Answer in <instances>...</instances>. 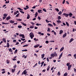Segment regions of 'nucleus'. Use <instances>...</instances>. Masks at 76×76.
<instances>
[{
	"label": "nucleus",
	"mask_w": 76,
	"mask_h": 76,
	"mask_svg": "<svg viewBox=\"0 0 76 76\" xmlns=\"http://www.w3.org/2000/svg\"><path fill=\"white\" fill-rule=\"evenodd\" d=\"M64 76H67V73H65L64 74Z\"/></svg>",
	"instance_id": "72a5a7b5"
},
{
	"label": "nucleus",
	"mask_w": 76,
	"mask_h": 76,
	"mask_svg": "<svg viewBox=\"0 0 76 76\" xmlns=\"http://www.w3.org/2000/svg\"><path fill=\"white\" fill-rule=\"evenodd\" d=\"M57 22H58V23H60V22H61V21L60 20H58L57 21Z\"/></svg>",
	"instance_id": "c9c22d12"
},
{
	"label": "nucleus",
	"mask_w": 76,
	"mask_h": 76,
	"mask_svg": "<svg viewBox=\"0 0 76 76\" xmlns=\"http://www.w3.org/2000/svg\"><path fill=\"white\" fill-rule=\"evenodd\" d=\"M2 24H5V25H8V23H4V22H2Z\"/></svg>",
	"instance_id": "ea45409f"
},
{
	"label": "nucleus",
	"mask_w": 76,
	"mask_h": 76,
	"mask_svg": "<svg viewBox=\"0 0 76 76\" xmlns=\"http://www.w3.org/2000/svg\"><path fill=\"white\" fill-rule=\"evenodd\" d=\"M13 42H16V39L14 40H13Z\"/></svg>",
	"instance_id": "bf43d9fd"
},
{
	"label": "nucleus",
	"mask_w": 76,
	"mask_h": 76,
	"mask_svg": "<svg viewBox=\"0 0 76 76\" xmlns=\"http://www.w3.org/2000/svg\"><path fill=\"white\" fill-rule=\"evenodd\" d=\"M39 45L38 44V45H36L34 46V48H37V47H39Z\"/></svg>",
	"instance_id": "ddd939ff"
},
{
	"label": "nucleus",
	"mask_w": 76,
	"mask_h": 76,
	"mask_svg": "<svg viewBox=\"0 0 76 76\" xmlns=\"http://www.w3.org/2000/svg\"><path fill=\"white\" fill-rule=\"evenodd\" d=\"M13 67L14 68V69H15V68H16V65H15Z\"/></svg>",
	"instance_id": "e2e57ef3"
},
{
	"label": "nucleus",
	"mask_w": 76,
	"mask_h": 76,
	"mask_svg": "<svg viewBox=\"0 0 76 76\" xmlns=\"http://www.w3.org/2000/svg\"><path fill=\"white\" fill-rule=\"evenodd\" d=\"M74 71L75 73H76V69L75 68H74Z\"/></svg>",
	"instance_id": "69168bd1"
},
{
	"label": "nucleus",
	"mask_w": 76,
	"mask_h": 76,
	"mask_svg": "<svg viewBox=\"0 0 76 76\" xmlns=\"http://www.w3.org/2000/svg\"><path fill=\"white\" fill-rule=\"evenodd\" d=\"M47 31L48 32H50V28H48Z\"/></svg>",
	"instance_id": "a19ab883"
},
{
	"label": "nucleus",
	"mask_w": 76,
	"mask_h": 76,
	"mask_svg": "<svg viewBox=\"0 0 76 76\" xmlns=\"http://www.w3.org/2000/svg\"><path fill=\"white\" fill-rule=\"evenodd\" d=\"M7 48H9V47L10 45H9V43H8V42L7 43Z\"/></svg>",
	"instance_id": "a211bd4d"
},
{
	"label": "nucleus",
	"mask_w": 76,
	"mask_h": 76,
	"mask_svg": "<svg viewBox=\"0 0 76 76\" xmlns=\"http://www.w3.org/2000/svg\"><path fill=\"white\" fill-rule=\"evenodd\" d=\"M50 66L49 65L48 66V68L47 69V70L48 71L49 70V69H50Z\"/></svg>",
	"instance_id": "aec40b11"
},
{
	"label": "nucleus",
	"mask_w": 76,
	"mask_h": 76,
	"mask_svg": "<svg viewBox=\"0 0 76 76\" xmlns=\"http://www.w3.org/2000/svg\"><path fill=\"white\" fill-rule=\"evenodd\" d=\"M10 18H11L10 16H9L6 18V19H10Z\"/></svg>",
	"instance_id": "4be33fe9"
},
{
	"label": "nucleus",
	"mask_w": 76,
	"mask_h": 76,
	"mask_svg": "<svg viewBox=\"0 0 76 76\" xmlns=\"http://www.w3.org/2000/svg\"><path fill=\"white\" fill-rule=\"evenodd\" d=\"M35 7H36V6H34L32 7V9H35Z\"/></svg>",
	"instance_id": "13d9d810"
},
{
	"label": "nucleus",
	"mask_w": 76,
	"mask_h": 76,
	"mask_svg": "<svg viewBox=\"0 0 76 76\" xmlns=\"http://www.w3.org/2000/svg\"><path fill=\"white\" fill-rule=\"evenodd\" d=\"M19 15H20V13H18V14H17V15L16 16V17H18V16H19Z\"/></svg>",
	"instance_id": "473e14b6"
},
{
	"label": "nucleus",
	"mask_w": 76,
	"mask_h": 76,
	"mask_svg": "<svg viewBox=\"0 0 76 76\" xmlns=\"http://www.w3.org/2000/svg\"><path fill=\"white\" fill-rule=\"evenodd\" d=\"M42 10L44 11V12H47V10H46V9H45L43 8Z\"/></svg>",
	"instance_id": "a878e982"
},
{
	"label": "nucleus",
	"mask_w": 76,
	"mask_h": 76,
	"mask_svg": "<svg viewBox=\"0 0 76 76\" xmlns=\"http://www.w3.org/2000/svg\"><path fill=\"white\" fill-rule=\"evenodd\" d=\"M3 41L4 42H6V39L4 38H3Z\"/></svg>",
	"instance_id": "412c9836"
},
{
	"label": "nucleus",
	"mask_w": 76,
	"mask_h": 76,
	"mask_svg": "<svg viewBox=\"0 0 76 76\" xmlns=\"http://www.w3.org/2000/svg\"><path fill=\"white\" fill-rule=\"evenodd\" d=\"M44 56H45V54H42L41 56L42 58H43L44 57Z\"/></svg>",
	"instance_id": "2eb2a0df"
},
{
	"label": "nucleus",
	"mask_w": 76,
	"mask_h": 76,
	"mask_svg": "<svg viewBox=\"0 0 76 76\" xmlns=\"http://www.w3.org/2000/svg\"><path fill=\"white\" fill-rule=\"evenodd\" d=\"M22 26H18V28H22Z\"/></svg>",
	"instance_id": "de8ad7c7"
},
{
	"label": "nucleus",
	"mask_w": 76,
	"mask_h": 76,
	"mask_svg": "<svg viewBox=\"0 0 76 76\" xmlns=\"http://www.w3.org/2000/svg\"><path fill=\"white\" fill-rule=\"evenodd\" d=\"M22 51H28V50L26 49L25 50H22Z\"/></svg>",
	"instance_id": "a18cd8bd"
},
{
	"label": "nucleus",
	"mask_w": 76,
	"mask_h": 76,
	"mask_svg": "<svg viewBox=\"0 0 76 76\" xmlns=\"http://www.w3.org/2000/svg\"><path fill=\"white\" fill-rule=\"evenodd\" d=\"M67 35V33H65L63 35V38H65Z\"/></svg>",
	"instance_id": "0eeeda50"
},
{
	"label": "nucleus",
	"mask_w": 76,
	"mask_h": 76,
	"mask_svg": "<svg viewBox=\"0 0 76 76\" xmlns=\"http://www.w3.org/2000/svg\"><path fill=\"white\" fill-rule=\"evenodd\" d=\"M76 57V54H75L74 55V57Z\"/></svg>",
	"instance_id": "774afa93"
},
{
	"label": "nucleus",
	"mask_w": 76,
	"mask_h": 76,
	"mask_svg": "<svg viewBox=\"0 0 76 76\" xmlns=\"http://www.w3.org/2000/svg\"><path fill=\"white\" fill-rule=\"evenodd\" d=\"M72 15H73V14H72V13L71 12H70L69 14V17H72Z\"/></svg>",
	"instance_id": "4468645a"
},
{
	"label": "nucleus",
	"mask_w": 76,
	"mask_h": 76,
	"mask_svg": "<svg viewBox=\"0 0 76 76\" xmlns=\"http://www.w3.org/2000/svg\"><path fill=\"white\" fill-rule=\"evenodd\" d=\"M46 44H48L49 43V42H48V41L47 40L45 42Z\"/></svg>",
	"instance_id": "49530a36"
},
{
	"label": "nucleus",
	"mask_w": 76,
	"mask_h": 76,
	"mask_svg": "<svg viewBox=\"0 0 76 76\" xmlns=\"http://www.w3.org/2000/svg\"><path fill=\"white\" fill-rule=\"evenodd\" d=\"M27 73V71H26V70H25L22 73V75H23V74H24V75H26V74Z\"/></svg>",
	"instance_id": "20e7f679"
},
{
	"label": "nucleus",
	"mask_w": 76,
	"mask_h": 76,
	"mask_svg": "<svg viewBox=\"0 0 76 76\" xmlns=\"http://www.w3.org/2000/svg\"><path fill=\"white\" fill-rule=\"evenodd\" d=\"M62 13V12L61 11H60L58 13V15H61Z\"/></svg>",
	"instance_id": "4c0bfd02"
},
{
	"label": "nucleus",
	"mask_w": 76,
	"mask_h": 76,
	"mask_svg": "<svg viewBox=\"0 0 76 76\" xmlns=\"http://www.w3.org/2000/svg\"><path fill=\"white\" fill-rule=\"evenodd\" d=\"M31 23L32 25H35V23L31 22Z\"/></svg>",
	"instance_id": "603ef678"
},
{
	"label": "nucleus",
	"mask_w": 76,
	"mask_h": 76,
	"mask_svg": "<svg viewBox=\"0 0 76 76\" xmlns=\"http://www.w3.org/2000/svg\"><path fill=\"white\" fill-rule=\"evenodd\" d=\"M10 22L11 23H15V21L12 20H10Z\"/></svg>",
	"instance_id": "f3484780"
},
{
	"label": "nucleus",
	"mask_w": 76,
	"mask_h": 76,
	"mask_svg": "<svg viewBox=\"0 0 76 76\" xmlns=\"http://www.w3.org/2000/svg\"><path fill=\"white\" fill-rule=\"evenodd\" d=\"M7 63H8V64H9V61L7 60Z\"/></svg>",
	"instance_id": "338daca9"
},
{
	"label": "nucleus",
	"mask_w": 76,
	"mask_h": 76,
	"mask_svg": "<svg viewBox=\"0 0 76 76\" xmlns=\"http://www.w3.org/2000/svg\"><path fill=\"white\" fill-rule=\"evenodd\" d=\"M30 28H31V29H32L34 28V26H30L29 27Z\"/></svg>",
	"instance_id": "b1692460"
},
{
	"label": "nucleus",
	"mask_w": 76,
	"mask_h": 76,
	"mask_svg": "<svg viewBox=\"0 0 76 76\" xmlns=\"http://www.w3.org/2000/svg\"><path fill=\"white\" fill-rule=\"evenodd\" d=\"M63 33V31L62 30H61L60 31L59 34L61 35V34H62Z\"/></svg>",
	"instance_id": "9d476101"
},
{
	"label": "nucleus",
	"mask_w": 76,
	"mask_h": 76,
	"mask_svg": "<svg viewBox=\"0 0 76 76\" xmlns=\"http://www.w3.org/2000/svg\"><path fill=\"white\" fill-rule=\"evenodd\" d=\"M46 22H47V23H49L50 22V21L48 20H46Z\"/></svg>",
	"instance_id": "864d4df0"
},
{
	"label": "nucleus",
	"mask_w": 76,
	"mask_h": 76,
	"mask_svg": "<svg viewBox=\"0 0 76 76\" xmlns=\"http://www.w3.org/2000/svg\"><path fill=\"white\" fill-rule=\"evenodd\" d=\"M58 19H61V16H59L58 17Z\"/></svg>",
	"instance_id": "7c9ffc66"
},
{
	"label": "nucleus",
	"mask_w": 76,
	"mask_h": 76,
	"mask_svg": "<svg viewBox=\"0 0 76 76\" xmlns=\"http://www.w3.org/2000/svg\"><path fill=\"white\" fill-rule=\"evenodd\" d=\"M17 20H18L19 21H20V22L22 21V19H18Z\"/></svg>",
	"instance_id": "0e129e2a"
},
{
	"label": "nucleus",
	"mask_w": 76,
	"mask_h": 76,
	"mask_svg": "<svg viewBox=\"0 0 76 76\" xmlns=\"http://www.w3.org/2000/svg\"><path fill=\"white\" fill-rule=\"evenodd\" d=\"M7 16V15L6 14H4V17H6Z\"/></svg>",
	"instance_id": "e433bc0d"
},
{
	"label": "nucleus",
	"mask_w": 76,
	"mask_h": 76,
	"mask_svg": "<svg viewBox=\"0 0 76 76\" xmlns=\"http://www.w3.org/2000/svg\"><path fill=\"white\" fill-rule=\"evenodd\" d=\"M19 36L20 37H22L23 38H25V35L23 34H19Z\"/></svg>",
	"instance_id": "39448f33"
},
{
	"label": "nucleus",
	"mask_w": 76,
	"mask_h": 76,
	"mask_svg": "<svg viewBox=\"0 0 76 76\" xmlns=\"http://www.w3.org/2000/svg\"><path fill=\"white\" fill-rule=\"evenodd\" d=\"M51 57H57V54L56 53V52H54L53 53H52L50 54Z\"/></svg>",
	"instance_id": "f257e3e1"
},
{
	"label": "nucleus",
	"mask_w": 76,
	"mask_h": 76,
	"mask_svg": "<svg viewBox=\"0 0 76 76\" xmlns=\"http://www.w3.org/2000/svg\"><path fill=\"white\" fill-rule=\"evenodd\" d=\"M7 3H9V1L8 0L7 1H6L5 2V4Z\"/></svg>",
	"instance_id": "79ce46f5"
},
{
	"label": "nucleus",
	"mask_w": 76,
	"mask_h": 76,
	"mask_svg": "<svg viewBox=\"0 0 76 76\" xmlns=\"http://www.w3.org/2000/svg\"><path fill=\"white\" fill-rule=\"evenodd\" d=\"M64 47H62V48H61V49L60 50V51H62L63 50H64Z\"/></svg>",
	"instance_id": "dca6fc26"
},
{
	"label": "nucleus",
	"mask_w": 76,
	"mask_h": 76,
	"mask_svg": "<svg viewBox=\"0 0 76 76\" xmlns=\"http://www.w3.org/2000/svg\"><path fill=\"white\" fill-rule=\"evenodd\" d=\"M55 10L56 11H57V12H59V10L58 8H56Z\"/></svg>",
	"instance_id": "cd10ccee"
},
{
	"label": "nucleus",
	"mask_w": 76,
	"mask_h": 76,
	"mask_svg": "<svg viewBox=\"0 0 76 76\" xmlns=\"http://www.w3.org/2000/svg\"><path fill=\"white\" fill-rule=\"evenodd\" d=\"M47 60L48 62H49V61H50L49 60V59H48V58H47Z\"/></svg>",
	"instance_id": "8fccbe9b"
},
{
	"label": "nucleus",
	"mask_w": 76,
	"mask_h": 76,
	"mask_svg": "<svg viewBox=\"0 0 76 76\" xmlns=\"http://www.w3.org/2000/svg\"><path fill=\"white\" fill-rule=\"evenodd\" d=\"M74 40V39H73V38H72L71 39L69 42V43H70L71 42H72Z\"/></svg>",
	"instance_id": "1a4fd4ad"
},
{
	"label": "nucleus",
	"mask_w": 76,
	"mask_h": 76,
	"mask_svg": "<svg viewBox=\"0 0 76 76\" xmlns=\"http://www.w3.org/2000/svg\"><path fill=\"white\" fill-rule=\"evenodd\" d=\"M17 52H18V50L17 49L15 50V53L16 54V53H17Z\"/></svg>",
	"instance_id": "3c124183"
},
{
	"label": "nucleus",
	"mask_w": 76,
	"mask_h": 76,
	"mask_svg": "<svg viewBox=\"0 0 76 76\" xmlns=\"http://www.w3.org/2000/svg\"><path fill=\"white\" fill-rule=\"evenodd\" d=\"M21 23L24 26H26V24L23 22H21Z\"/></svg>",
	"instance_id": "9b49d317"
},
{
	"label": "nucleus",
	"mask_w": 76,
	"mask_h": 76,
	"mask_svg": "<svg viewBox=\"0 0 76 76\" xmlns=\"http://www.w3.org/2000/svg\"><path fill=\"white\" fill-rule=\"evenodd\" d=\"M20 70H19L18 72L17 75H19V73H20Z\"/></svg>",
	"instance_id": "c03bdc74"
},
{
	"label": "nucleus",
	"mask_w": 76,
	"mask_h": 76,
	"mask_svg": "<svg viewBox=\"0 0 76 76\" xmlns=\"http://www.w3.org/2000/svg\"><path fill=\"white\" fill-rule=\"evenodd\" d=\"M15 71V69H12V73H14Z\"/></svg>",
	"instance_id": "393cba45"
},
{
	"label": "nucleus",
	"mask_w": 76,
	"mask_h": 76,
	"mask_svg": "<svg viewBox=\"0 0 76 76\" xmlns=\"http://www.w3.org/2000/svg\"><path fill=\"white\" fill-rule=\"evenodd\" d=\"M9 51H10V52H12V51H13V50H12V49L10 48L9 50Z\"/></svg>",
	"instance_id": "f704fd0d"
},
{
	"label": "nucleus",
	"mask_w": 76,
	"mask_h": 76,
	"mask_svg": "<svg viewBox=\"0 0 76 76\" xmlns=\"http://www.w3.org/2000/svg\"><path fill=\"white\" fill-rule=\"evenodd\" d=\"M42 11V10H38V13H42V12H41V11Z\"/></svg>",
	"instance_id": "6ab92c4d"
},
{
	"label": "nucleus",
	"mask_w": 76,
	"mask_h": 76,
	"mask_svg": "<svg viewBox=\"0 0 76 76\" xmlns=\"http://www.w3.org/2000/svg\"><path fill=\"white\" fill-rule=\"evenodd\" d=\"M37 16H38V13L37 12H36L35 14V17L36 18V17H37Z\"/></svg>",
	"instance_id": "5701e85b"
},
{
	"label": "nucleus",
	"mask_w": 76,
	"mask_h": 76,
	"mask_svg": "<svg viewBox=\"0 0 76 76\" xmlns=\"http://www.w3.org/2000/svg\"><path fill=\"white\" fill-rule=\"evenodd\" d=\"M72 64H71L70 65H69V66H68V70H70L71 67H72Z\"/></svg>",
	"instance_id": "6e6552de"
},
{
	"label": "nucleus",
	"mask_w": 76,
	"mask_h": 76,
	"mask_svg": "<svg viewBox=\"0 0 76 76\" xmlns=\"http://www.w3.org/2000/svg\"><path fill=\"white\" fill-rule=\"evenodd\" d=\"M48 25H49V26H53V25L50 23H48Z\"/></svg>",
	"instance_id": "09e8293b"
},
{
	"label": "nucleus",
	"mask_w": 76,
	"mask_h": 76,
	"mask_svg": "<svg viewBox=\"0 0 76 76\" xmlns=\"http://www.w3.org/2000/svg\"><path fill=\"white\" fill-rule=\"evenodd\" d=\"M63 15L65 16V17H68L69 16V14H67L66 13H64L63 14Z\"/></svg>",
	"instance_id": "7ed1b4c3"
},
{
	"label": "nucleus",
	"mask_w": 76,
	"mask_h": 76,
	"mask_svg": "<svg viewBox=\"0 0 76 76\" xmlns=\"http://www.w3.org/2000/svg\"><path fill=\"white\" fill-rule=\"evenodd\" d=\"M6 73V71H3L2 72V74H4V73Z\"/></svg>",
	"instance_id": "4d7b16f0"
},
{
	"label": "nucleus",
	"mask_w": 76,
	"mask_h": 76,
	"mask_svg": "<svg viewBox=\"0 0 76 76\" xmlns=\"http://www.w3.org/2000/svg\"><path fill=\"white\" fill-rule=\"evenodd\" d=\"M30 11L31 12H33L34 13V12H33L34 11V10H30Z\"/></svg>",
	"instance_id": "052dcab7"
},
{
	"label": "nucleus",
	"mask_w": 76,
	"mask_h": 76,
	"mask_svg": "<svg viewBox=\"0 0 76 76\" xmlns=\"http://www.w3.org/2000/svg\"><path fill=\"white\" fill-rule=\"evenodd\" d=\"M19 44V42H17L16 44H15V45H18Z\"/></svg>",
	"instance_id": "680f3d73"
},
{
	"label": "nucleus",
	"mask_w": 76,
	"mask_h": 76,
	"mask_svg": "<svg viewBox=\"0 0 76 76\" xmlns=\"http://www.w3.org/2000/svg\"><path fill=\"white\" fill-rule=\"evenodd\" d=\"M66 24L67 25V26H69V23H67V22H66Z\"/></svg>",
	"instance_id": "c85d7f7f"
},
{
	"label": "nucleus",
	"mask_w": 76,
	"mask_h": 76,
	"mask_svg": "<svg viewBox=\"0 0 76 76\" xmlns=\"http://www.w3.org/2000/svg\"><path fill=\"white\" fill-rule=\"evenodd\" d=\"M28 45H25L23 46V47H28Z\"/></svg>",
	"instance_id": "2f4dec72"
},
{
	"label": "nucleus",
	"mask_w": 76,
	"mask_h": 76,
	"mask_svg": "<svg viewBox=\"0 0 76 76\" xmlns=\"http://www.w3.org/2000/svg\"><path fill=\"white\" fill-rule=\"evenodd\" d=\"M62 56H63V52H62L61 55L59 56V57L58 58V60H60L61 58V57H62Z\"/></svg>",
	"instance_id": "423d86ee"
},
{
	"label": "nucleus",
	"mask_w": 76,
	"mask_h": 76,
	"mask_svg": "<svg viewBox=\"0 0 76 76\" xmlns=\"http://www.w3.org/2000/svg\"><path fill=\"white\" fill-rule=\"evenodd\" d=\"M30 38L31 39H33V37H34V34L32 32H31L30 33Z\"/></svg>",
	"instance_id": "f03ea898"
},
{
	"label": "nucleus",
	"mask_w": 76,
	"mask_h": 76,
	"mask_svg": "<svg viewBox=\"0 0 76 76\" xmlns=\"http://www.w3.org/2000/svg\"><path fill=\"white\" fill-rule=\"evenodd\" d=\"M65 1H66V0H64L63 2H62V4H64V3H65Z\"/></svg>",
	"instance_id": "5fc2aeb1"
},
{
	"label": "nucleus",
	"mask_w": 76,
	"mask_h": 76,
	"mask_svg": "<svg viewBox=\"0 0 76 76\" xmlns=\"http://www.w3.org/2000/svg\"><path fill=\"white\" fill-rule=\"evenodd\" d=\"M20 39L22 40V41H25V39L23 38H21Z\"/></svg>",
	"instance_id": "6e6d98bb"
},
{
	"label": "nucleus",
	"mask_w": 76,
	"mask_h": 76,
	"mask_svg": "<svg viewBox=\"0 0 76 76\" xmlns=\"http://www.w3.org/2000/svg\"><path fill=\"white\" fill-rule=\"evenodd\" d=\"M19 13V12L18 11H17L15 12L14 13V15H16V14H17V13Z\"/></svg>",
	"instance_id": "f8f14e48"
},
{
	"label": "nucleus",
	"mask_w": 76,
	"mask_h": 76,
	"mask_svg": "<svg viewBox=\"0 0 76 76\" xmlns=\"http://www.w3.org/2000/svg\"><path fill=\"white\" fill-rule=\"evenodd\" d=\"M58 75V76H59V75H60V71H59L57 74Z\"/></svg>",
	"instance_id": "37998d69"
},
{
	"label": "nucleus",
	"mask_w": 76,
	"mask_h": 76,
	"mask_svg": "<svg viewBox=\"0 0 76 76\" xmlns=\"http://www.w3.org/2000/svg\"><path fill=\"white\" fill-rule=\"evenodd\" d=\"M70 64L69 62L66 64V66H70Z\"/></svg>",
	"instance_id": "bb28decb"
},
{
	"label": "nucleus",
	"mask_w": 76,
	"mask_h": 76,
	"mask_svg": "<svg viewBox=\"0 0 76 76\" xmlns=\"http://www.w3.org/2000/svg\"><path fill=\"white\" fill-rule=\"evenodd\" d=\"M19 12H20L21 13H23V14H24V13H25V12L22 11H20V10H19Z\"/></svg>",
	"instance_id": "58836bf2"
},
{
	"label": "nucleus",
	"mask_w": 76,
	"mask_h": 76,
	"mask_svg": "<svg viewBox=\"0 0 76 76\" xmlns=\"http://www.w3.org/2000/svg\"><path fill=\"white\" fill-rule=\"evenodd\" d=\"M34 40L36 41H38V39H37L36 38H34Z\"/></svg>",
	"instance_id": "c756f323"
}]
</instances>
